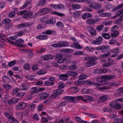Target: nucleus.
<instances>
[{
    "instance_id": "nucleus-1",
    "label": "nucleus",
    "mask_w": 123,
    "mask_h": 123,
    "mask_svg": "<svg viewBox=\"0 0 123 123\" xmlns=\"http://www.w3.org/2000/svg\"><path fill=\"white\" fill-rule=\"evenodd\" d=\"M84 59L86 61H87L85 64L86 67H89L95 65V63L94 62L97 60V58L94 56H87L84 57Z\"/></svg>"
},
{
    "instance_id": "nucleus-2",
    "label": "nucleus",
    "mask_w": 123,
    "mask_h": 123,
    "mask_svg": "<svg viewBox=\"0 0 123 123\" xmlns=\"http://www.w3.org/2000/svg\"><path fill=\"white\" fill-rule=\"evenodd\" d=\"M63 90L61 89H58L54 91L53 93L49 96L50 99H52L55 98L59 95L61 94L63 92Z\"/></svg>"
},
{
    "instance_id": "nucleus-3",
    "label": "nucleus",
    "mask_w": 123,
    "mask_h": 123,
    "mask_svg": "<svg viewBox=\"0 0 123 123\" xmlns=\"http://www.w3.org/2000/svg\"><path fill=\"white\" fill-rule=\"evenodd\" d=\"M109 104L112 108L115 109H119L121 108V105L115 101H112Z\"/></svg>"
},
{
    "instance_id": "nucleus-4",
    "label": "nucleus",
    "mask_w": 123,
    "mask_h": 123,
    "mask_svg": "<svg viewBox=\"0 0 123 123\" xmlns=\"http://www.w3.org/2000/svg\"><path fill=\"white\" fill-rule=\"evenodd\" d=\"M100 20V18L97 17L94 18H89L86 21L88 24L92 25V24L99 22Z\"/></svg>"
},
{
    "instance_id": "nucleus-5",
    "label": "nucleus",
    "mask_w": 123,
    "mask_h": 123,
    "mask_svg": "<svg viewBox=\"0 0 123 123\" xmlns=\"http://www.w3.org/2000/svg\"><path fill=\"white\" fill-rule=\"evenodd\" d=\"M27 106V104L25 103H20L16 105L15 108L17 110H21L25 109Z\"/></svg>"
},
{
    "instance_id": "nucleus-6",
    "label": "nucleus",
    "mask_w": 123,
    "mask_h": 123,
    "mask_svg": "<svg viewBox=\"0 0 123 123\" xmlns=\"http://www.w3.org/2000/svg\"><path fill=\"white\" fill-rule=\"evenodd\" d=\"M88 6L90 8L95 9H98L100 8L102 5L101 4L94 2L90 4Z\"/></svg>"
},
{
    "instance_id": "nucleus-7",
    "label": "nucleus",
    "mask_w": 123,
    "mask_h": 123,
    "mask_svg": "<svg viewBox=\"0 0 123 123\" xmlns=\"http://www.w3.org/2000/svg\"><path fill=\"white\" fill-rule=\"evenodd\" d=\"M50 11L49 8L45 7L40 10L39 13L41 15H44L48 13Z\"/></svg>"
},
{
    "instance_id": "nucleus-8",
    "label": "nucleus",
    "mask_w": 123,
    "mask_h": 123,
    "mask_svg": "<svg viewBox=\"0 0 123 123\" xmlns=\"http://www.w3.org/2000/svg\"><path fill=\"white\" fill-rule=\"evenodd\" d=\"M115 78V76L112 75H104L102 76L101 78L102 79L110 80L113 79Z\"/></svg>"
},
{
    "instance_id": "nucleus-9",
    "label": "nucleus",
    "mask_w": 123,
    "mask_h": 123,
    "mask_svg": "<svg viewBox=\"0 0 123 123\" xmlns=\"http://www.w3.org/2000/svg\"><path fill=\"white\" fill-rule=\"evenodd\" d=\"M103 38L101 37H99L96 40L92 42V43L94 44L99 45L102 42Z\"/></svg>"
},
{
    "instance_id": "nucleus-10",
    "label": "nucleus",
    "mask_w": 123,
    "mask_h": 123,
    "mask_svg": "<svg viewBox=\"0 0 123 123\" xmlns=\"http://www.w3.org/2000/svg\"><path fill=\"white\" fill-rule=\"evenodd\" d=\"M50 6L56 9L61 10L64 8V6L62 4H60L55 5L51 4Z\"/></svg>"
},
{
    "instance_id": "nucleus-11",
    "label": "nucleus",
    "mask_w": 123,
    "mask_h": 123,
    "mask_svg": "<svg viewBox=\"0 0 123 123\" xmlns=\"http://www.w3.org/2000/svg\"><path fill=\"white\" fill-rule=\"evenodd\" d=\"M94 71L97 74L105 73L108 72V69L106 68L99 69H95Z\"/></svg>"
},
{
    "instance_id": "nucleus-12",
    "label": "nucleus",
    "mask_w": 123,
    "mask_h": 123,
    "mask_svg": "<svg viewBox=\"0 0 123 123\" xmlns=\"http://www.w3.org/2000/svg\"><path fill=\"white\" fill-rule=\"evenodd\" d=\"M49 96V94L45 92H41L39 94L40 98L41 99H46Z\"/></svg>"
},
{
    "instance_id": "nucleus-13",
    "label": "nucleus",
    "mask_w": 123,
    "mask_h": 123,
    "mask_svg": "<svg viewBox=\"0 0 123 123\" xmlns=\"http://www.w3.org/2000/svg\"><path fill=\"white\" fill-rule=\"evenodd\" d=\"M68 76L66 74H60L59 75V78L60 80H63L64 81H65L68 79Z\"/></svg>"
},
{
    "instance_id": "nucleus-14",
    "label": "nucleus",
    "mask_w": 123,
    "mask_h": 123,
    "mask_svg": "<svg viewBox=\"0 0 123 123\" xmlns=\"http://www.w3.org/2000/svg\"><path fill=\"white\" fill-rule=\"evenodd\" d=\"M92 15L91 13H86L83 14L82 15V18L84 19L88 18H92Z\"/></svg>"
},
{
    "instance_id": "nucleus-15",
    "label": "nucleus",
    "mask_w": 123,
    "mask_h": 123,
    "mask_svg": "<svg viewBox=\"0 0 123 123\" xmlns=\"http://www.w3.org/2000/svg\"><path fill=\"white\" fill-rule=\"evenodd\" d=\"M29 87L28 85L25 83H23L20 86V88L22 90H27Z\"/></svg>"
},
{
    "instance_id": "nucleus-16",
    "label": "nucleus",
    "mask_w": 123,
    "mask_h": 123,
    "mask_svg": "<svg viewBox=\"0 0 123 123\" xmlns=\"http://www.w3.org/2000/svg\"><path fill=\"white\" fill-rule=\"evenodd\" d=\"M53 58L52 55L49 54H47V55H44L43 56V60L44 61L51 60L53 59Z\"/></svg>"
},
{
    "instance_id": "nucleus-17",
    "label": "nucleus",
    "mask_w": 123,
    "mask_h": 123,
    "mask_svg": "<svg viewBox=\"0 0 123 123\" xmlns=\"http://www.w3.org/2000/svg\"><path fill=\"white\" fill-rule=\"evenodd\" d=\"M15 42L17 43L16 44L18 46L20 47H23V45H22L21 44H23L24 42V41L23 40L19 39L18 40H16Z\"/></svg>"
},
{
    "instance_id": "nucleus-18",
    "label": "nucleus",
    "mask_w": 123,
    "mask_h": 123,
    "mask_svg": "<svg viewBox=\"0 0 123 123\" xmlns=\"http://www.w3.org/2000/svg\"><path fill=\"white\" fill-rule=\"evenodd\" d=\"M87 30L92 35H95L96 33L95 30L92 27H89L87 28Z\"/></svg>"
},
{
    "instance_id": "nucleus-19",
    "label": "nucleus",
    "mask_w": 123,
    "mask_h": 123,
    "mask_svg": "<svg viewBox=\"0 0 123 123\" xmlns=\"http://www.w3.org/2000/svg\"><path fill=\"white\" fill-rule=\"evenodd\" d=\"M114 64L113 61H112L111 62H109L107 63L103 64L102 66L104 68L109 67Z\"/></svg>"
},
{
    "instance_id": "nucleus-20",
    "label": "nucleus",
    "mask_w": 123,
    "mask_h": 123,
    "mask_svg": "<svg viewBox=\"0 0 123 123\" xmlns=\"http://www.w3.org/2000/svg\"><path fill=\"white\" fill-rule=\"evenodd\" d=\"M48 38V36L45 35H39L36 37V38L40 40H45Z\"/></svg>"
},
{
    "instance_id": "nucleus-21",
    "label": "nucleus",
    "mask_w": 123,
    "mask_h": 123,
    "mask_svg": "<svg viewBox=\"0 0 123 123\" xmlns=\"http://www.w3.org/2000/svg\"><path fill=\"white\" fill-rule=\"evenodd\" d=\"M72 47L76 49H81L82 48V47L77 43H74L72 44Z\"/></svg>"
},
{
    "instance_id": "nucleus-22",
    "label": "nucleus",
    "mask_w": 123,
    "mask_h": 123,
    "mask_svg": "<svg viewBox=\"0 0 123 123\" xmlns=\"http://www.w3.org/2000/svg\"><path fill=\"white\" fill-rule=\"evenodd\" d=\"M107 99V97L106 96H102L99 98L98 101L100 103L104 102Z\"/></svg>"
},
{
    "instance_id": "nucleus-23",
    "label": "nucleus",
    "mask_w": 123,
    "mask_h": 123,
    "mask_svg": "<svg viewBox=\"0 0 123 123\" xmlns=\"http://www.w3.org/2000/svg\"><path fill=\"white\" fill-rule=\"evenodd\" d=\"M30 25L28 23H24L19 25L18 27L19 28L25 27H29Z\"/></svg>"
},
{
    "instance_id": "nucleus-24",
    "label": "nucleus",
    "mask_w": 123,
    "mask_h": 123,
    "mask_svg": "<svg viewBox=\"0 0 123 123\" xmlns=\"http://www.w3.org/2000/svg\"><path fill=\"white\" fill-rule=\"evenodd\" d=\"M31 95H33L36 93L38 92L37 89L36 87H33L31 88Z\"/></svg>"
},
{
    "instance_id": "nucleus-25",
    "label": "nucleus",
    "mask_w": 123,
    "mask_h": 123,
    "mask_svg": "<svg viewBox=\"0 0 123 123\" xmlns=\"http://www.w3.org/2000/svg\"><path fill=\"white\" fill-rule=\"evenodd\" d=\"M19 99L18 98H14L8 101V104H13L16 103L19 101Z\"/></svg>"
},
{
    "instance_id": "nucleus-26",
    "label": "nucleus",
    "mask_w": 123,
    "mask_h": 123,
    "mask_svg": "<svg viewBox=\"0 0 123 123\" xmlns=\"http://www.w3.org/2000/svg\"><path fill=\"white\" fill-rule=\"evenodd\" d=\"M85 49L87 51L89 52H92L95 50L94 48L92 47L86 46L85 48Z\"/></svg>"
},
{
    "instance_id": "nucleus-27",
    "label": "nucleus",
    "mask_w": 123,
    "mask_h": 123,
    "mask_svg": "<svg viewBox=\"0 0 123 123\" xmlns=\"http://www.w3.org/2000/svg\"><path fill=\"white\" fill-rule=\"evenodd\" d=\"M33 14V12L32 11L28 12H27L26 14H24L23 17L25 18L29 17L31 16Z\"/></svg>"
},
{
    "instance_id": "nucleus-28",
    "label": "nucleus",
    "mask_w": 123,
    "mask_h": 123,
    "mask_svg": "<svg viewBox=\"0 0 123 123\" xmlns=\"http://www.w3.org/2000/svg\"><path fill=\"white\" fill-rule=\"evenodd\" d=\"M56 20L55 19L52 18L48 20L46 23L45 25L47 24H53L55 23Z\"/></svg>"
},
{
    "instance_id": "nucleus-29",
    "label": "nucleus",
    "mask_w": 123,
    "mask_h": 123,
    "mask_svg": "<svg viewBox=\"0 0 123 123\" xmlns=\"http://www.w3.org/2000/svg\"><path fill=\"white\" fill-rule=\"evenodd\" d=\"M102 36L105 39H110L111 37L110 35L108 33H103L102 34Z\"/></svg>"
},
{
    "instance_id": "nucleus-30",
    "label": "nucleus",
    "mask_w": 123,
    "mask_h": 123,
    "mask_svg": "<svg viewBox=\"0 0 123 123\" xmlns=\"http://www.w3.org/2000/svg\"><path fill=\"white\" fill-rule=\"evenodd\" d=\"M9 121L11 123H19L18 121L13 117H11V118L9 119Z\"/></svg>"
},
{
    "instance_id": "nucleus-31",
    "label": "nucleus",
    "mask_w": 123,
    "mask_h": 123,
    "mask_svg": "<svg viewBox=\"0 0 123 123\" xmlns=\"http://www.w3.org/2000/svg\"><path fill=\"white\" fill-rule=\"evenodd\" d=\"M11 22V20L8 18L5 19L2 22V24L4 25H6L9 24Z\"/></svg>"
},
{
    "instance_id": "nucleus-32",
    "label": "nucleus",
    "mask_w": 123,
    "mask_h": 123,
    "mask_svg": "<svg viewBox=\"0 0 123 123\" xmlns=\"http://www.w3.org/2000/svg\"><path fill=\"white\" fill-rule=\"evenodd\" d=\"M54 84V82L53 81L50 82L47 81H45L44 82L45 85L47 86H52Z\"/></svg>"
},
{
    "instance_id": "nucleus-33",
    "label": "nucleus",
    "mask_w": 123,
    "mask_h": 123,
    "mask_svg": "<svg viewBox=\"0 0 123 123\" xmlns=\"http://www.w3.org/2000/svg\"><path fill=\"white\" fill-rule=\"evenodd\" d=\"M46 0H40L37 4L38 6L43 5L46 4Z\"/></svg>"
},
{
    "instance_id": "nucleus-34",
    "label": "nucleus",
    "mask_w": 123,
    "mask_h": 123,
    "mask_svg": "<svg viewBox=\"0 0 123 123\" xmlns=\"http://www.w3.org/2000/svg\"><path fill=\"white\" fill-rule=\"evenodd\" d=\"M109 46L108 45H102L101 46V50L103 52H105L109 48Z\"/></svg>"
},
{
    "instance_id": "nucleus-35",
    "label": "nucleus",
    "mask_w": 123,
    "mask_h": 123,
    "mask_svg": "<svg viewBox=\"0 0 123 123\" xmlns=\"http://www.w3.org/2000/svg\"><path fill=\"white\" fill-rule=\"evenodd\" d=\"M46 73V71L44 70H41L38 71L37 74L39 75L43 74H45Z\"/></svg>"
},
{
    "instance_id": "nucleus-36",
    "label": "nucleus",
    "mask_w": 123,
    "mask_h": 123,
    "mask_svg": "<svg viewBox=\"0 0 123 123\" xmlns=\"http://www.w3.org/2000/svg\"><path fill=\"white\" fill-rule=\"evenodd\" d=\"M72 7L73 9H77L80 8V6L78 4H72Z\"/></svg>"
},
{
    "instance_id": "nucleus-37",
    "label": "nucleus",
    "mask_w": 123,
    "mask_h": 123,
    "mask_svg": "<svg viewBox=\"0 0 123 123\" xmlns=\"http://www.w3.org/2000/svg\"><path fill=\"white\" fill-rule=\"evenodd\" d=\"M123 6V3H122L121 5L118 6L116 7L113 9L112 11H116L120 9Z\"/></svg>"
},
{
    "instance_id": "nucleus-38",
    "label": "nucleus",
    "mask_w": 123,
    "mask_h": 123,
    "mask_svg": "<svg viewBox=\"0 0 123 123\" xmlns=\"http://www.w3.org/2000/svg\"><path fill=\"white\" fill-rule=\"evenodd\" d=\"M123 20V18H120L119 19L116 20L115 21L114 23L116 24L119 25L121 23V21Z\"/></svg>"
},
{
    "instance_id": "nucleus-39",
    "label": "nucleus",
    "mask_w": 123,
    "mask_h": 123,
    "mask_svg": "<svg viewBox=\"0 0 123 123\" xmlns=\"http://www.w3.org/2000/svg\"><path fill=\"white\" fill-rule=\"evenodd\" d=\"M119 51V49L118 48H117L114 49H112L111 51V52L116 54H117L118 53Z\"/></svg>"
},
{
    "instance_id": "nucleus-40",
    "label": "nucleus",
    "mask_w": 123,
    "mask_h": 123,
    "mask_svg": "<svg viewBox=\"0 0 123 123\" xmlns=\"http://www.w3.org/2000/svg\"><path fill=\"white\" fill-rule=\"evenodd\" d=\"M28 106V107L31 109V110H33L35 108L36 105L34 104H31L29 105Z\"/></svg>"
},
{
    "instance_id": "nucleus-41",
    "label": "nucleus",
    "mask_w": 123,
    "mask_h": 123,
    "mask_svg": "<svg viewBox=\"0 0 123 123\" xmlns=\"http://www.w3.org/2000/svg\"><path fill=\"white\" fill-rule=\"evenodd\" d=\"M81 12H80L76 11L74 12L73 14L75 17H78L81 14Z\"/></svg>"
},
{
    "instance_id": "nucleus-42",
    "label": "nucleus",
    "mask_w": 123,
    "mask_h": 123,
    "mask_svg": "<svg viewBox=\"0 0 123 123\" xmlns=\"http://www.w3.org/2000/svg\"><path fill=\"white\" fill-rule=\"evenodd\" d=\"M69 89H72L73 91V92L74 93L78 92L79 90V88L77 87H71Z\"/></svg>"
},
{
    "instance_id": "nucleus-43",
    "label": "nucleus",
    "mask_w": 123,
    "mask_h": 123,
    "mask_svg": "<svg viewBox=\"0 0 123 123\" xmlns=\"http://www.w3.org/2000/svg\"><path fill=\"white\" fill-rule=\"evenodd\" d=\"M117 13L116 14V15L114 17V18H116L117 17L119 16L121 14L123 13V9H122L117 12Z\"/></svg>"
},
{
    "instance_id": "nucleus-44",
    "label": "nucleus",
    "mask_w": 123,
    "mask_h": 123,
    "mask_svg": "<svg viewBox=\"0 0 123 123\" xmlns=\"http://www.w3.org/2000/svg\"><path fill=\"white\" fill-rule=\"evenodd\" d=\"M3 86L4 88L7 90H10L11 88V86L7 84H4L3 85Z\"/></svg>"
},
{
    "instance_id": "nucleus-45",
    "label": "nucleus",
    "mask_w": 123,
    "mask_h": 123,
    "mask_svg": "<svg viewBox=\"0 0 123 123\" xmlns=\"http://www.w3.org/2000/svg\"><path fill=\"white\" fill-rule=\"evenodd\" d=\"M76 98L78 100H81L85 102H86V101L84 99L83 97L82 96H76Z\"/></svg>"
},
{
    "instance_id": "nucleus-46",
    "label": "nucleus",
    "mask_w": 123,
    "mask_h": 123,
    "mask_svg": "<svg viewBox=\"0 0 123 123\" xmlns=\"http://www.w3.org/2000/svg\"><path fill=\"white\" fill-rule=\"evenodd\" d=\"M84 54V52L80 51H79L75 52L74 54L75 55H83Z\"/></svg>"
},
{
    "instance_id": "nucleus-47",
    "label": "nucleus",
    "mask_w": 123,
    "mask_h": 123,
    "mask_svg": "<svg viewBox=\"0 0 123 123\" xmlns=\"http://www.w3.org/2000/svg\"><path fill=\"white\" fill-rule=\"evenodd\" d=\"M2 80L3 81L6 82L9 80V78L7 76L4 75L2 77Z\"/></svg>"
},
{
    "instance_id": "nucleus-48",
    "label": "nucleus",
    "mask_w": 123,
    "mask_h": 123,
    "mask_svg": "<svg viewBox=\"0 0 123 123\" xmlns=\"http://www.w3.org/2000/svg\"><path fill=\"white\" fill-rule=\"evenodd\" d=\"M104 27V25H101L98 26L96 28V29L99 31H101Z\"/></svg>"
},
{
    "instance_id": "nucleus-49",
    "label": "nucleus",
    "mask_w": 123,
    "mask_h": 123,
    "mask_svg": "<svg viewBox=\"0 0 123 123\" xmlns=\"http://www.w3.org/2000/svg\"><path fill=\"white\" fill-rule=\"evenodd\" d=\"M113 33L111 34V37H114L117 36L119 34V32L118 31H115V32H113Z\"/></svg>"
},
{
    "instance_id": "nucleus-50",
    "label": "nucleus",
    "mask_w": 123,
    "mask_h": 123,
    "mask_svg": "<svg viewBox=\"0 0 123 123\" xmlns=\"http://www.w3.org/2000/svg\"><path fill=\"white\" fill-rule=\"evenodd\" d=\"M111 55V53L110 52H108L106 53L103 54L101 55V57L103 58H105L106 57L109 56Z\"/></svg>"
},
{
    "instance_id": "nucleus-51",
    "label": "nucleus",
    "mask_w": 123,
    "mask_h": 123,
    "mask_svg": "<svg viewBox=\"0 0 123 123\" xmlns=\"http://www.w3.org/2000/svg\"><path fill=\"white\" fill-rule=\"evenodd\" d=\"M30 3V2L29 1H26L24 5L20 7V9H24L25 7H27V6L29 5Z\"/></svg>"
},
{
    "instance_id": "nucleus-52",
    "label": "nucleus",
    "mask_w": 123,
    "mask_h": 123,
    "mask_svg": "<svg viewBox=\"0 0 123 123\" xmlns=\"http://www.w3.org/2000/svg\"><path fill=\"white\" fill-rule=\"evenodd\" d=\"M54 32L52 30H47L45 32L44 31L43 32V34H46L47 35H50L51 34H53Z\"/></svg>"
},
{
    "instance_id": "nucleus-53",
    "label": "nucleus",
    "mask_w": 123,
    "mask_h": 123,
    "mask_svg": "<svg viewBox=\"0 0 123 123\" xmlns=\"http://www.w3.org/2000/svg\"><path fill=\"white\" fill-rule=\"evenodd\" d=\"M114 123H123V121L121 119L116 118L114 120Z\"/></svg>"
},
{
    "instance_id": "nucleus-54",
    "label": "nucleus",
    "mask_w": 123,
    "mask_h": 123,
    "mask_svg": "<svg viewBox=\"0 0 123 123\" xmlns=\"http://www.w3.org/2000/svg\"><path fill=\"white\" fill-rule=\"evenodd\" d=\"M16 63V61L15 60L9 62L8 63V65L9 66L11 67L15 64Z\"/></svg>"
},
{
    "instance_id": "nucleus-55",
    "label": "nucleus",
    "mask_w": 123,
    "mask_h": 123,
    "mask_svg": "<svg viewBox=\"0 0 123 123\" xmlns=\"http://www.w3.org/2000/svg\"><path fill=\"white\" fill-rule=\"evenodd\" d=\"M56 25L57 26L60 27L62 28H63L64 27L62 23L60 21L57 22L56 23Z\"/></svg>"
},
{
    "instance_id": "nucleus-56",
    "label": "nucleus",
    "mask_w": 123,
    "mask_h": 123,
    "mask_svg": "<svg viewBox=\"0 0 123 123\" xmlns=\"http://www.w3.org/2000/svg\"><path fill=\"white\" fill-rule=\"evenodd\" d=\"M77 68V66L76 65H72L70 66L69 69L70 70H72L76 69Z\"/></svg>"
},
{
    "instance_id": "nucleus-57",
    "label": "nucleus",
    "mask_w": 123,
    "mask_h": 123,
    "mask_svg": "<svg viewBox=\"0 0 123 123\" xmlns=\"http://www.w3.org/2000/svg\"><path fill=\"white\" fill-rule=\"evenodd\" d=\"M53 14H56L60 16H64V14L62 13H60L56 12H52Z\"/></svg>"
},
{
    "instance_id": "nucleus-58",
    "label": "nucleus",
    "mask_w": 123,
    "mask_h": 123,
    "mask_svg": "<svg viewBox=\"0 0 123 123\" xmlns=\"http://www.w3.org/2000/svg\"><path fill=\"white\" fill-rule=\"evenodd\" d=\"M63 57V56L61 54H57L56 55V59L58 60L61 59Z\"/></svg>"
},
{
    "instance_id": "nucleus-59",
    "label": "nucleus",
    "mask_w": 123,
    "mask_h": 123,
    "mask_svg": "<svg viewBox=\"0 0 123 123\" xmlns=\"http://www.w3.org/2000/svg\"><path fill=\"white\" fill-rule=\"evenodd\" d=\"M81 92L83 94L88 93L89 92V90L88 89H84L82 90Z\"/></svg>"
},
{
    "instance_id": "nucleus-60",
    "label": "nucleus",
    "mask_w": 123,
    "mask_h": 123,
    "mask_svg": "<svg viewBox=\"0 0 123 123\" xmlns=\"http://www.w3.org/2000/svg\"><path fill=\"white\" fill-rule=\"evenodd\" d=\"M88 76L87 75L83 74H82L80 76V79L81 80L84 79L86 78Z\"/></svg>"
},
{
    "instance_id": "nucleus-61",
    "label": "nucleus",
    "mask_w": 123,
    "mask_h": 123,
    "mask_svg": "<svg viewBox=\"0 0 123 123\" xmlns=\"http://www.w3.org/2000/svg\"><path fill=\"white\" fill-rule=\"evenodd\" d=\"M15 12H12L9 13V17L10 18H13L15 16Z\"/></svg>"
},
{
    "instance_id": "nucleus-62",
    "label": "nucleus",
    "mask_w": 123,
    "mask_h": 123,
    "mask_svg": "<svg viewBox=\"0 0 123 123\" xmlns=\"http://www.w3.org/2000/svg\"><path fill=\"white\" fill-rule=\"evenodd\" d=\"M4 114L6 117L8 118L9 121V119L11 118V117H13L12 116L10 115L7 112L5 113Z\"/></svg>"
},
{
    "instance_id": "nucleus-63",
    "label": "nucleus",
    "mask_w": 123,
    "mask_h": 123,
    "mask_svg": "<svg viewBox=\"0 0 123 123\" xmlns=\"http://www.w3.org/2000/svg\"><path fill=\"white\" fill-rule=\"evenodd\" d=\"M118 29V26L117 25L114 26L111 29V30L112 32L117 31L116 30Z\"/></svg>"
},
{
    "instance_id": "nucleus-64",
    "label": "nucleus",
    "mask_w": 123,
    "mask_h": 123,
    "mask_svg": "<svg viewBox=\"0 0 123 123\" xmlns=\"http://www.w3.org/2000/svg\"><path fill=\"white\" fill-rule=\"evenodd\" d=\"M24 67L25 70H28L30 68V66L28 64H26L25 65Z\"/></svg>"
}]
</instances>
